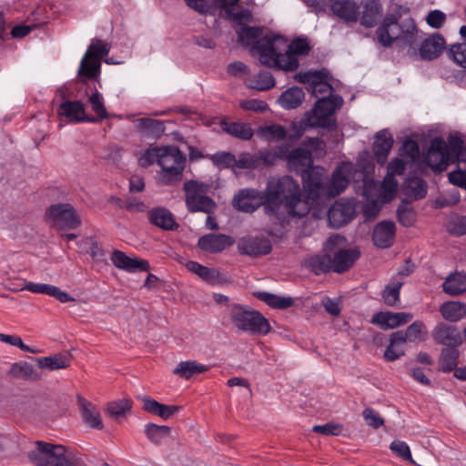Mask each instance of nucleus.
Wrapping results in <instances>:
<instances>
[{"label": "nucleus", "mask_w": 466, "mask_h": 466, "mask_svg": "<svg viewBox=\"0 0 466 466\" xmlns=\"http://www.w3.org/2000/svg\"><path fill=\"white\" fill-rule=\"evenodd\" d=\"M237 167L241 169H257L259 167L257 153L243 152L237 158Z\"/></svg>", "instance_id": "59"}, {"label": "nucleus", "mask_w": 466, "mask_h": 466, "mask_svg": "<svg viewBox=\"0 0 466 466\" xmlns=\"http://www.w3.org/2000/svg\"><path fill=\"white\" fill-rule=\"evenodd\" d=\"M408 164L410 163L399 156L398 157L391 159L388 164L386 175L391 176L393 177H395V176L402 175Z\"/></svg>", "instance_id": "62"}, {"label": "nucleus", "mask_w": 466, "mask_h": 466, "mask_svg": "<svg viewBox=\"0 0 466 466\" xmlns=\"http://www.w3.org/2000/svg\"><path fill=\"white\" fill-rule=\"evenodd\" d=\"M229 316L233 326L242 332L265 336L271 330L268 320L259 311L248 306L234 304Z\"/></svg>", "instance_id": "7"}, {"label": "nucleus", "mask_w": 466, "mask_h": 466, "mask_svg": "<svg viewBox=\"0 0 466 466\" xmlns=\"http://www.w3.org/2000/svg\"><path fill=\"white\" fill-rule=\"evenodd\" d=\"M406 187L415 199H421L427 195V185L421 178L414 177L408 179Z\"/></svg>", "instance_id": "52"}, {"label": "nucleus", "mask_w": 466, "mask_h": 466, "mask_svg": "<svg viewBox=\"0 0 466 466\" xmlns=\"http://www.w3.org/2000/svg\"><path fill=\"white\" fill-rule=\"evenodd\" d=\"M244 82L248 88L258 91H266L273 88L276 85L275 78L268 71H260L257 75L245 76Z\"/></svg>", "instance_id": "32"}, {"label": "nucleus", "mask_w": 466, "mask_h": 466, "mask_svg": "<svg viewBox=\"0 0 466 466\" xmlns=\"http://www.w3.org/2000/svg\"><path fill=\"white\" fill-rule=\"evenodd\" d=\"M88 102L92 110L96 114L99 119H106L108 117L107 111L104 105L102 95L98 91H95L89 97Z\"/></svg>", "instance_id": "55"}, {"label": "nucleus", "mask_w": 466, "mask_h": 466, "mask_svg": "<svg viewBox=\"0 0 466 466\" xmlns=\"http://www.w3.org/2000/svg\"><path fill=\"white\" fill-rule=\"evenodd\" d=\"M459 352L456 348L443 349L439 360L440 369L444 372L453 370L457 366Z\"/></svg>", "instance_id": "47"}, {"label": "nucleus", "mask_w": 466, "mask_h": 466, "mask_svg": "<svg viewBox=\"0 0 466 466\" xmlns=\"http://www.w3.org/2000/svg\"><path fill=\"white\" fill-rule=\"evenodd\" d=\"M305 98V93L299 86H292L284 91L278 98V103L284 109H294L299 107Z\"/></svg>", "instance_id": "34"}, {"label": "nucleus", "mask_w": 466, "mask_h": 466, "mask_svg": "<svg viewBox=\"0 0 466 466\" xmlns=\"http://www.w3.org/2000/svg\"><path fill=\"white\" fill-rule=\"evenodd\" d=\"M352 166L343 163L333 171L329 185L324 183V172L320 167L309 170L303 177V188L312 201L321 198H333L342 193L350 183Z\"/></svg>", "instance_id": "3"}, {"label": "nucleus", "mask_w": 466, "mask_h": 466, "mask_svg": "<svg viewBox=\"0 0 466 466\" xmlns=\"http://www.w3.org/2000/svg\"><path fill=\"white\" fill-rule=\"evenodd\" d=\"M396 233L395 224L391 221H381L373 229L372 239L374 244L380 248H390Z\"/></svg>", "instance_id": "25"}, {"label": "nucleus", "mask_w": 466, "mask_h": 466, "mask_svg": "<svg viewBox=\"0 0 466 466\" xmlns=\"http://www.w3.org/2000/svg\"><path fill=\"white\" fill-rule=\"evenodd\" d=\"M445 45V39L441 35L432 34L421 43L420 55L424 60H433L442 54Z\"/></svg>", "instance_id": "26"}, {"label": "nucleus", "mask_w": 466, "mask_h": 466, "mask_svg": "<svg viewBox=\"0 0 466 466\" xmlns=\"http://www.w3.org/2000/svg\"><path fill=\"white\" fill-rule=\"evenodd\" d=\"M443 290L451 296H458L466 291V274L455 272L450 274L442 284Z\"/></svg>", "instance_id": "38"}, {"label": "nucleus", "mask_w": 466, "mask_h": 466, "mask_svg": "<svg viewBox=\"0 0 466 466\" xmlns=\"http://www.w3.org/2000/svg\"><path fill=\"white\" fill-rule=\"evenodd\" d=\"M345 243L346 238L339 234L330 236L325 243V250L334 253L331 266L333 271L337 273L349 270L360 255L357 248H340Z\"/></svg>", "instance_id": "12"}, {"label": "nucleus", "mask_w": 466, "mask_h": 466, "mask_svg": "<svg viewBox=\"0 0 466 466\" xmlns=\"http://www.w3.org/2000/svg\"><path fill=\"white\" fill-rule=\"evenodd\" d=\"M307 267L316 275L326 273L332 268L331 258L328 255H316L307 260Z\"/></svg>", "instance_id": "46"}, {"label": "nucleus", "mask_w": 466, "mask_h": 466, "mask_svg": "<svg viewBox=\"0 0 466 466\" xmlns=\"http://www.w3.org/2000/svg\"><path fill=\"white\" fill-rule=\"evenodd\" d=\"M376 35L378 42L384 47H390L397 41L400 46H409L414 51L419 39V28L411 17L399 22L396 15H387L378 26Z\"/></svg>", "instance_id": "4"}, {"label": "nucleus", "mask_w": 466, "mask_h": 466, "mask_svg": "<svg viewBox=\"0 0 466 466\" xmlns=\"http://www.w3.org/2000/svg\"><path fill=\"white\" fill-rule=\"evenodd\" d=\"M359 20L365 28L373 27L382 15L383 7L380 0H361Z\"/></svg>", "instance_id": "19"}, {"label": "nucleus", "mask_w": 466, "mask_h": 466, "mask_svg": "<svg viewBox=\"0 0 466 466\" xmlns=\"http://www.w3.org/2000/svg\"><path fill=\"white\" fill-rule=\"evenodd\" d=\"M77 401L85 424L92 429L101 430L103 422L97 408L81 396H78Z\"/></svg>", "instance_id": "29"}, {"label": "nucleus", "mask_w": 466, "mask_h": 466, "mask_svg": "<svg viewBox=\"0 0 466 466\" xmlns=\"http://www.w3.org/2000/svg\"><path fill=\"white\" fill-rule=\"evenodd\" d=\"M131 410V401L129 400H119L107 404L106 412L109 416L118 417L126 414Z\"/></svg>", "instance_id": "60"}, {"label": "nucleus", "mask_w": 466, "mask_h": 466, "mask_svg": "<svg viewBox=\"0 0 466 466\" xmlns=\"http://www.w3.org/2000/svg\"><path fill=\"white\" fill-rule=\"evenodd\" d=\"M451 143V156L452 163L458 162L459 167L462 165L466 169V147H463V141L456 136L449 137Z\"/></svg>", "instance_id": "45"}, {"label": "nucleus", "mask_w": 466, "mask_h": 466, "mask_svg": "<svg viewBox=\"0 0 466 466\" xmlns=\"http://www.w3.org/2000/svg\"><path fill=\"white\" fill-rule=\"evenodd\" d=\"M58 114L70 122H96V118L86 116L85 106L80 101H65L58 109Z\"/></svg>", "instance_id": "22"}, {"label": "nucleus", "mask_w": 466, "mask_h": 466, "mask_svg": "<svg viewBox=\"0 0 466 466\" xmlns=\"http://www.w3.org/2000/svg\"><path fill=\"white\" fill-rule=\"evenodd\" d=\"M110 45L95 39L87 47L81 59L78 68V76L81 80L96 77L100 73L101 59L110 52Z\"/></svg>", "instance_id": "13"}, {"label": "nucleus", "mask_w": 466, "mask_h": 466, "mask_svg": "<svg viewBox=\"0 0 466 466\" xmlns=\"http://www.w3.org/2000/svg\"><path fill=\"white\" fill-rule=\"evenodd\" d=\"M158 166L161 167L157 174V181L161 186H172L182 180L186 167V156L176 146H165L160 150Z\"/></svg>", "instance_id": "6"}, {"label": "nucleus", "mask_w": 466, "mask_h": 466, "mask_svg": "<svg viewBox=\"0 0 466 466\" xmlns=\"http://www.w3.org/2000/svg\"><path fill=\"white\" fill-rule=\"evenodd\" d=\"M46 216L47 220L59 229H76L81 225L78 213L69 203L51 205Z\"/></svg>", "instance_id": "14"}, {"label": "nucleus", "mask_w": 466, "mask_h": 466, "mask_svg": "<svg viewBox=\"0 0 466 466\" xmlns=\"http://www.w3.org/2000/svg\"><path fill=\"white\" fill-rule=\"evenodd\" d=\"M398 181L395 177L386 175L380 187V198L383 202L390 201L396 195Z\"/></svg>", "instance_id": "48"}, {"label": "nucleus", "mask_w": 466, "mask_h": 466, "mask_svg": "<svg viewBox=\"0 0 466 466\" xmlns=\"http://www.w3.org/2000/svg\"><path fill=\"white\" fill-rule=\"evenodd\" d=\"M426 162L434 171L445 170L449 164L452 163L451 143L448 141L446 144L441 137H434L426 155Z\"/></svg>", "instance_id": "15"}, {"label": "nucleus", "mask_w": 466, "mask_h": 466, "mask_svg": "<svg viewBox=\"0 0 466 466\" xmlns=\"http://www.w3.org/2000/svg\"><path fill=\"white\" fill-rule=\"evenodd\" d=\"M395 339L399 342H421L428 338V330L421 320H416L407 327L405 330L394 332Z\"/></svg>", "instance_id": "24"}, {"label": "nucleus", "mask_w": 466, "mask_h": 466, "mask_svg": "<svg viewBox=\"0 0 466 466\" xmlns=\"http://www.w3.org/2000/svg\"><path fill=\"white\" fill-rule=\"evenodd\" d=\"M144 432L150 442L156 445H159L165 439L169 437L171 433V428L166 425L147 423L145 425Z\"/></svg>", "instance_id": "41"}, {"label": "nucleus", "mask_w": 466, "mask_h": 466, "mask_svg": "<svg viewBox=\"0 0 466 466\" xmlns=\"http://www.w3.org/2000/svg\"><path fill=\"white\" fill-rule=\"evenodd\" d=\"M399 155L410 163H413L417 160L420 155V147L418 143L411 139L406 140L403 143Z\"/></svg>", "instance_id": "51"}, {"label": "nucleus", "mask_w": 466, "mask_h": 466, "mask_svg": "<svg viewBox=\"0 0 466 466\" xmlns=\"http://www.w3.org/2000/svg\"><path fill=\"white\" fill-rule=\"evenodd\" d=\"M392 146L393 138L388 130H380L375 135L373 152L377 163L385 164Z\"/></svg>", "instance_id": "27"}, {"label": "nucleus", "mask_w": 466, "mask_h": 466, "mask_svg": "<svg viewBox=\"0 0 466 466\" xmlns=\"http://www.w3.org/2000/svg\"><path fill=\"white\" fill-rule=\"evenodd\" d=\"M354 217V207L344 199L336 201L328 211V222L332 228H340L350 222Z\"/></svg>", "instance_id": "17"}, {"label": "nucleus", "mask_w": 466, "mask_h": 466, "mask_svg": "<svg viewBox=\"0 0 466 466\" xmlns=\"http://www.w3.org/2000/svg\"><path fill=\"white\" fill-rule=\"evenodd\" d=\"M316 11H329L330 15L346 24H355L359 20L360 6L356 0H303Z\"/></svg>", "instance_id": "11"}, {"label": "nucleus", "mask_w": 466, "mask_h": 466, "mask_svg": "<svg viewBox=\"0 0 466 466\" xmlns=\"http://www.w3.org/2000/svg\"><path fill=\"white\" fill-rule=\"evenodd\" d=\"M212 159L221 168L237 167V157L232 153H217L213 155Z\"/></svg>", "instance_id": "61"}, {"label": "nucleus", "mask_w": 466, "mask_h": 466, "mask_svg": "<svg viewBox=\"0 0 466 466\" xmlns=\"http://www.w3.org/2000/svg\"><path fill=\"white\" fill-rule=\"evenodd\" d=\"M440 311L445 319L458 321L466 315V306L457 301L446 302L441 305Z\"/></svg>", "instance_id": "42"}, {"label": "nucleus", "mask_w": 466, "mask_h": 466, "mask_svg": "<svg viewBox=\"0 0 466 466\" xmlns=\"http://www.w3.org/2000/svg\"><path fill=\"white\" fill-rule=\"evenodd\" d=\"M257 154L259 167H271L276 164L278 159L284 158V150L282 148H279V151L264 149L258 151Z\"/></svg>", "instance_id": "49"}, {"label": "nucleus", "mask_w": 466, "mask_h": 466, "mask_svg": "<svg viewBox=\"0 0 466 466\" xmlns=\"http://www.w3.org/2000/svg\"><path fill=\"white\" fill-rule=\"evenodd\" d=\"M432 337L437 343L447 346V348H456L462 342L459 329L444 324L435 327Z\"/></svg>", "instance_id": "23"}, {"label": "nucleus", "mask_w": 466, "mask_h": 466, "mask_svg": "<svg viewBox=\"0 0 466 466\" xmlns=\"http://www.w3.org/2000/svg\"><path fill=\"white\" fill-rule=\"evenodd\" d=\"M183 190L186 207L190 213L212 214L215 212L217 204L208 196L211 190L209 184L192 179L184 183Z\"/></svg>", "instance_id": "9"}, {"label": "nucleus", "mask_w": 466, "mask_h": 466, "mask_svg": "<svg viewBox=\"0 0 466 466\" xmlns=\"http://www.w3.org/2000/svg\"><path fill=\"white\" fill-rule=\"evenodd\" d=\"M255 296L272 309H285L293 305V299L289 296H278L266 291L256 292Z\"/></svg>", "instance_id": "40"}, {"label": "nucleus", "mask_w": 466, "mask_h": 466, "mask_svg": "<svg viewBox=\"0 0 466 466\" xmlns=\"http://www.w3.org/2000/svg\"><path fill=\"white\" fill-rule=\"evenodd\" d=\"M234 242L233 238L230 236L211 233L199 238L198 246L205 252L218 253L226 248L232 246Z\"/></svg>", "instance_id": "20"}, {"label": "nucleus", "mask_w": 466, "mask_h": 466, "mask_svg": "<svg viewBox=\"0 0 466 466\" xmlns=\"http://www.w3.org/2000/svg\"><path fill=\"white\" fill-rule=\"evenodd\" d=\"M201 279L210 285H222L229 282V277L216 268H207Z\"/></svg>", "instance_id": "54"}, {"label": "nucleus", "mask_w": 466, "mask_h": 466, "mask_svg": "<svg viewBox=\"0 0 466 466\" xmlns=\"http://www.w3.org/2000/svg\"><path fill=\"white\" fill-rule=\"evenodd\" d=\"M23 289L28 290L32 293L46 294L54 297L62 303L75 301V299L69 293L63 291L56 286H53L50 284L35 283L29 281L25 283Z\"/></svg>", "instance_id": "28"}, {"label": "nucleus", "mask_w": 466, "mask_h": 466, "mask_svg": "<svg viewBox=\"0 0 466 466\" xmlns=\"http://www.w3.org/2000/svg\"><path fill=\"white\" fill-rule=\"evenodd\" d=\"M111 261L116 268L129 272L136 270L148 271L150 269L148 261L137 258H129L117 249L112 252Z\"/></svg>", "instance_id": "21"}, {"label": "nucleus", "mask_w": 466, "mask_h": 466, "mask_svg": "<svg viewBox=\"0 0 466 466\" xmlns=\"http://www.w3.org/2000/svg\"><path fill=\"white\" fill-rule=\"evenodd\" d=\"M262 30L258 26H243L238 31V39L243 46H252L258 52L259 42L265 37L260 38Z\"/></svg>", "instance_id": "35"}, {"label": "nucleus", "mask_w": 466, "mask_h": 466, "mask_svg": "<svg viewBox=\"0 0 466 466\" xmlns=\"http://www.w3.org/2000/svg\"><path fill=\"white\" fill-rule=\"evenodd\" d=\"M311 47L307 38L298 37L289 45L279 35L265 36L258 45L259 61L268 67L295 71L299 67V56H307Z\"/></svg>", "instance_id": "2"}, {"label": "nucleus", "mask_w": 466, "mask_h": 466, "mask_svg": "<svg viewBox=\"0 0 466 466\" xmlns=\"http://www.w3.org/2000/svg\"><path fill=\"white\" fill-rule=\"evenodd\" d=\"M325 143L317 137L306 138L301 145L289 151L284 150V158L287 162L288 168L295 172H303L304 175L313 168L312 163V153L317 150H324Z\"/></svg>", "instance_id": "10"}, {"label": "nucleus", "mask_w": 466, "mask_h": 466, "mask_svg": "<svg viewBox=\"0 0 466 466\" xmlns=\"http://www.w3.org/2000/svg\"><path fill=\"white\" fill-rule=\"evenodd\" d=\"M450 183L466 190V169L460 167L448 174Z\"/></svg>", "instance_id": "64"}, {"label": "nucleus", "mask_w": 466, "mask_h": 466, "mask_svg": "<svg viewBox=\"0 0 466 466\" xmlns=\"http://www.w3.org/2000/svg\"><path fill=\"white\" fill-rule=\"evenodd\" d=\"M148 219L153 225L166 230H173L177 228L172 213L165 208H155L148 213Z\"/></svg>", "instance_id": "33"}, {"label": "nucleus", "mask_w": 466, "mask_h": 466, "mask_svg": "<svg viewBox=\"0 0 466 466\" xmlns=\"http://www.w3.org/2000/svg\"><path fill=\"white\" fill-rule=\"evenodd\" d=\"M221 127L228 135L241 140H249L254 135L252 128L246 123L223 121Z\"/></svg>", "instance_id": "39"}, {"label": "nucleus", "mask_w": 466, "mask_h": 466, "mask_svg": "<svg viewBox=\"0 0 466 466\" xmlns=\"http://www.w3.org/2000/svg\"><path fill=\"white\" fill-rule=\"evenodd\" d=\"M28 458L35 466H73V454L66 447L42 441L35 442V450L28 452Z\"/></svg>", "instance_id": "8"}, {"label": "nucleus", "mask_w": 466, "mask_h": 466, "mask_svg": "<svg viewBox=\"0 0 466 466\" xmlns=\"http://www.w3.org/2000/svg\"><path fill=\"white\" fill-rule=\"evenodd\" d=\"M238 248L240 254L258 257L268 254L271 245L265 238L247 237L239 239Z\"/></svg>", "instance_id": "18"}, {"label": "nucleus", "mask_w": 466, "mask_h": 466, "mask_svg": "<svg viewBox=\"0 0 466 466\" xmlns=\"http://www.w3.org/2000/svg\"><path fill=\"white\" fill-rule=\"evenodd\" d=\"M36 361L40 369L49 370L66 369L71 363V355L69 353H57L52 356L39 358Z\"/></svg>", "instance_id": "36"}, {"label": "nucleus", "mask_w": 466, "mask_h": 466, "mask_svg": "<svg viewBox=\"0 0 466 466\" xmlns=\"http://www.w3.org/2000/svg\"><path fill=\"white\" fill-rule=\"evenodd\" d=\"M140 400L143 403L142 408L145 411L159 416L164 420L169 419L181 409L180 406L162 404L156 400L146 396L141 397Z\"/></svg>", "instance_id": "30"}, {"label": "nucleus", "mask_w": 466, "mask_h": 466, "mask_svg": "<svg viewBox=\"0 0 466 466\" xmlns=\"http://www.w3.org/2000/svg\"><path fill=\"white\" fill-rule=\"evenodd\" d=\"M402 285L403 282L398 280L397 276L393 277L390 282L386 285L382 291V299L387 305L394 306L400 300Z\"/></svg>", "instance_id": "44"}, {"label": "nucleus", "mask_w": 466, "mask_h": 466, "mask_svg": "<svg viewBox=\"0 0 466 466\" xmlns=\"http://www.w3.org/2000/svg\"><path fill=\"white\" fill-rule=\"evenodd\" d=\"M264 196V189L243 188L235 195L232 203L236 209L245 213H253L262 207L266 214L267 206Z\"/></svg>", "instance_id": "16"}, {"label": "nucleus", "mask_w": 466, "mask_h": 466, "mask_svg": "<svg viewBox=\"0 0 466 466\" xmlns=\"http://www.w3.org/2000/svg\"><path fill=\"white\" fill-rule=\"evenodd\" d=\"M404 342H399L395 339L394 332L390 335V345L384 352V358L387 361H393L404 355L402 345Z\"/></svg>", "instance_id": "53"}, {"label": "nucleus", "mask_w": 466, "mask_h": 466, "mask_svg": "<svg viewBox=\"0 0 466 466\" xmlns=\"http://www.w3.org/2000/svg\"><path fill=\"white\" fill-rule=\"evenodd\" d=\"M327 73L322 71V73L319 75V77L317 78V81L313 84V86L310 88V91L314 96H332V86L327 81Z\"/></svg>", "instance_id": "50"}, {"label": "nucleus", "mask_w": 466, "mask_h": 466, "mask_svg": "<svg viewBox=\"0 0 466 466\" xmlns=\"http://www.w3.org/2000/svg\"><path fill=\"white\" fill-rule=\"evenodd\" d=\"M161 149L162 147H155L141 153L138 157L139 165L143 167H147L154 163L158 165L160 154L162 153Z\"/></svg>", "instance_id": "56"}, {"label": "nucleus", "mask_w": 466, "mask_h": 466, "mask_svg": "<svg viewBox=\"0 0 466 466\" xmlns=\"http://www.w3.org/2000/svg\"><path fill=\"white\" fill-rule=\"evenodd\" d=\"M266 215L279 219L284 212L291 218H303L311 209L310 199L303 198L298 180L289 175L271 176L264 188Z\"/></svg>", "instance_id": "1"}, {"label": "nucleus", "mask_w": 466, "mask_h": 466, "mask_svg": "<svg viewBox=\"0 0 466 466\" xmlns=\"http://www.w3.org/2000/svg\"><path fill=\"white\" fill-rule=\"evenodd\" d=\"M165 123L163 120L142 117L137 119L136 127L144 137L157 139L165 133Z\"/></svg>", "instance_id": "31"}, {"label": "nucleus", "mask_w": 466, "mask_h": 466, "mask_svg": "<svg viewBox=\"0 0 466 466\" xmlns=\"http://www.w3.org/2000/svg\"><path fill=\"white\" fill-rule=\"evenodd\" d=\"M448 55L451 59L459 66L466 68V45L453 44L451 46Z\"/></svg>", "instance_id": "57"}, {"label": "nucleus", "mask_w": 466, "mask_h": 466, "mask_svg": "<svg viewBox=\"0 0 466 466\" xmlns=\"http://www.w3.org/2000/svg\"><path fill=\"white\" fill-rule=\"evenodd\" d=\"M371 322L383 329H395L398 322L393 319V312H379L373 315Z\"/></svg>", "instance_id": "58"}, {"label": "nucleus", "mask_w": 466, "mask_h": 466, "mask_svg": "<svg viewBox=\"0 0 466 466\" xmlns=\"http://www.w3.org/2000/svg\"><path fill=\"white\" fill-rule=\"evenodd\" d=\"M209 370V366L199 363L196 360L180 361L173 373L182 379L189 380L194 375L204 373Z\"/></svg>", "instance_id": "37"}, {"label": "nucleus", "mask_w": 466, "mask_h": 466, "mask_svg": "<svg viewBox=\"0 0 466 466\" xmlns=\"http://www.w3.org/2000/svg\"><path fill=\"white\" fill-rule=\"evenodd\" d=\"M257 134L266 141H280L286 137L287 131L284 127L278 124L259 127Z\"/></svg>", "instance_id": "43"}, {"label": "nucleus", "mask_w": 466, "mask_h": 466, "mask_svg": "<svg viewBox=\"0 0 466 466\" xmlns=\"http://www.w3.org/2000/svg\"><path fill=\"white\" fill-rule=\"evenodd\" d=\"M342 104L343 99L338 95L322 96L318 99L314 107L300 119V130L298 136H301L303 131L308 128H336L337 122L333 115L342 106Z\"/></svg>", "instance_id": "5"}, {"label": "nucleus", "mask_w": 466, "mask_h": 466, "mask_svg": "<svg viewBox=\"0 0 466 466\" xmlns=\"http://www.w3.org/2000/svg\"><path fill=\"white\" fill-rule=\"evenodd\" d=\"M390 450L403 460L415 463L412 460L409 445L401 441H393L390 446Z\"/></svg>", "instance_id": "63"}]
</instances>
